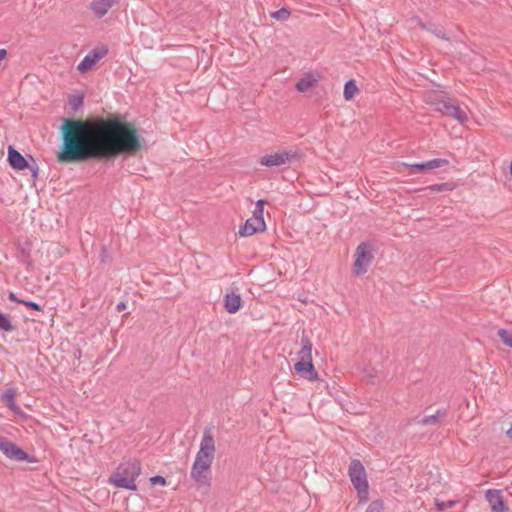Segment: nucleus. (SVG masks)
Instances as JSON below:
<instances>
[{
	"label": "nucleus",
	"mask_w": 512,
	"mask_h": 512,
	"mask_svg": "<svg viewBox=\"0 0 512 512\" xmlns=\"http://www.w3.org/2000/svg\"><path fill=\"white\" fill-rule=\"evenodd\" d=\"M61 129L63 146L57 155L60 162L131 155L143 142L133 124L116 118L65 119Z\"/></svg>",
	"instance_id": "1"
},
{
	"label": "nucleus",
	"mask_w": 512,
	"mask_h": 512,
	"mask_svg": "<svg viewBox=\"0 0 512 512\" xmlns=\"http://www.w3.org/2000/svg\"><path fill=\"white\" fill-rule=\"evenodd\" d=\"M215 455V442L211 434V429L204 430L200 448L193 462L190 477L199 487L210 486L211 483V465Z\"/></svg>",
	"instance_id": "2"
},
{
	"label": "nucleus",
	"mask_w": 512,
	"mask_h": 512,
	"mask_svg": "<svg viewBox=\"0 0 512 512\" xmlns=\"http://www.w3.org/2000/svg\"><path fill=\"white\" fill-rule=\"evenodd\" d=\"M141 474L140 463L136 460L122 462L110 476L109 483L121 489L136 491V479Z\"/></svg>",
	"instance_id": "3"
},
{
	"label": "nucleus",
	"mask_w": 512,
	"mask_h": 512,
	"mask_svg": "<svg viewBox=\"0 0 512 512\" xmlns=\"http://www.w3.org/2000/svg\"><path fill=\"white\" fill-rule=\"evenodd\" d=\"M348 475L353 487L357 491L359 503H366L369 499L368 481L365 468L360 460L354 459L351 461Z\"/></svg>",
	"instance_id": "4"
},
{
	"label": "nucleus",
	"mask_w": 512,
	"mask_h": 512,
	"mask_svg": "<svg viewBox=\"0 0 512 512\" xmlns=\"http://www.w3.org/2000/svg\"><path fill=\"white\" fill-rule=\"evenodd\" d=\"M302 158L299 149H282L271 154L262 156L259 164L266 167H279L282 165H290Z\"/></svg>",
	"instance_id": "5"
},
{
	"label": "nucleus",
	"mask_w": 512,
	"mask_h": 512,
	"mask_svg": "<svg viewBox=\"0 0 512 512\" xmlns=\"http://www.w3.org/2000/svg\"><path fill=\"white\" fill-rule=\"evenodd\" d=\"M434 105L436 111L457 120L460 124H464L468 121V115L466 111L450 98H437L434 102Z\"/></svg>",
	"instance_id": "6"
},
{
	"label": "nucleus",
	"mask_w": 512,
	"mask_h": 512,
	"mask_svg": "<svg viewBox=\"0 0 512 512\" xmlns=\"http://www.w3.org/2000/svg\"><path fill=\"white\" fill-rule=\"evenodd\" d=\"M355 262L353 266V271L355 275H362L367 272L370 263L372 262L374 256L371 251V246L365 242L358 245L355 252Z\"/></svg>",
	"instance_id": "7"
},
{
	"label": "nucleus",
	"mask_w": 512,
	"mask_h": 512,
	"mask_svg": "<svg viewBox=\"0 0 512 512\" xmlns=\"http://www.w3.org/2000/svg\"><path fill=\"white\" fill-rule=\"evenodd\" d=\"M108 53V48L105 45L93 48L78 64L77 70L85 73L96 65L98 61L104 58Z\"/></svg>",
	"instance_id": "8"
},
{
	"label": "nucleus",
	"mask_w": 512,
	"mask_h": 512,
	"mask_svg": "<svg viewBox=\"0 0 512 512\" xmlns=\"http://www.w3.org/2000/svg\"><path fill=\"white\" fill-rule=\"evenodd\" d=\"M448 164H449V161L447 159L436 158V159H432V160L422 162V163H414V164L401 163V164H399V168L402 167V168L408 170V172L410 174H415V173H423L428 170H433V169H437V168H440L443 166H447Z\"/></svg>",
	"instance_id": "9"
},
{
	"label": "nucleus",
	"mask_w": 512,
	"mask_h": 512,
	"mask_svg": "<svg viewBox=\"0 0 512 512\" xmlns=\"http://www.w3.org/2000/svg\"><path fill=\"white\" fill-rule=\"evenodd\" d=\"M266 229V224L263 216L253 215V217L246 220L245 224L240 227L238 233L240 236L247 237L257 232H262Z\"/></svg>",
	"instance_id": "10"
},
{
	"label": "nucleus",
	"mask_w": 512,
	"mask_h": 512,
	"mask_svg": "<svg viewBox=\"0 0 512 512\" xmlns=\"http://www.w3.org/2000/svg\"><path fill=\"white\" fill-rule=\"evenodd\" d=\"M294 370L300 377L309 381H317L319 379L313 361H298L294 364Z\"/></svg>",
	"instance_id": "11"
},
{
	"label": "nucleus",
	"mask_w": 512,
	"mask_h": 512,
	"mask_svg": "<svg viewBox=\"0 0 512 512\" xmlns=\"http://www.w3.org/2000/svg\"><path fill=\"white\" fill-rule=\"evenodd\" d=\"M486 499L491 507L492 512L508 511V506L506 505L500 490H487Z\"/></svg>",
	"instance_id": "12"
},
{
	"label": "nucleus",
	"mask_w": 512,
	"mask_h": 512,
	"mask_svg": "<svg viewBox=\"0 0 512 512\" xmlns=\"http://www.w3.org/2000/svg\"><path fill=\"white\" fill-rule=\"evenodd\" d=\"M118 2L119 0H92L90 9L97 18L101 19Z\"/></svg>",
	"instance_id": "13"
},
{
	"label": "nucleus",
	"mask_w": 512,
	"mask_h": 512,
	"mask_svg": "<svg viewBox=\"0 0 512 512\" xmlns=\"http://www.w3.org/2000/svg\"><path fill=\"white\" fill-rule=\"evenodd\" d=\"M8 162L15 170H24L28 167L30 159L27 160L22 156L20 152L14 149L12 146L8 148Z\"/></svg>",
	"instance_id": "14"
},
{
	"label": "nucleus",
	"mask_w": 512,
	"mask_h": 512,
	"mask_svg": "<svg viewBox=\"0 0 512 512\" xmlns=\"http://www.w3.org/2000/svg\"><path fill=\"white\" fill-rule=\"evenodd\" d=\"M3 454L9 458L16 461H27L29 459V455L19 448L16 444L11 442L8 447L3 451Z\"/></svg>",
	"instance_id": "15"
},
{
	"label": "nucleus",
	"mask_w": 512,
	"mask_h": 512,
	"mask_svg": "<svg viewBox=\"0 0 512 512\" xmlns=\"http://www.w3.org/2000/svg\"><path fill=\"white\" fill-rule=\"evenodd\" d=\"M300 343L301 349L297 353L299 361H312V343L305 333L302 334Z\"/></svg>",
	"instance_id": "16"
},
{
	"label": "nucleus",
	"mask_w": 512,
	"mask_h": 512,
	"mask_svg": "<svg viewBox=\"0 0 512 512\" xmlns=\"http://www.w3.org/2000/svg\"><path fill=\"white\" fill-rule=\"evenodd\" d=\"M242 298L240 294L235 292L226 293V312L228 313H236L242 307Z\"/></svg>",
	"instance_id": "17"
},
{
	"label": "nucleus",
	"mask_w": 512,
	"mask_h": 512,
	"mask_svg": "<svg viewBox=\"0 0 512 512\" xmlns=\"http://www.w3.org/2000/svg\"><path fill=\"white\" fill-rule=\"evenodd\" d=\"M316 84L317 79L312 74L307 73L299 79L295 87L299 92H307L311 88L315 87Z\"/></svg>",
	"instance_id": "18"
},
{
	"label": "nucleus",
	"mask_w": 512,
	"mask_h": 512,
	"mask_svg": "<svg viewBox=\"0 0 512 512\" xmlns=\"http://www.w3.org/2000/svg\"><path fill=\"white\" fill-rule=\"evenodd\" d=\"M447 415V409H438L435 414L425 416L420 421L421 425H436L439 423L440 418H444Z\"/></svg>",
	"instance_id": "19"
},
{
	"label": "nucleus",
	"mask_w": 512,
	"mask_h": 512,
	"mask_svg": "<svg viewBox=\"0 0 512 512\" xmlns=\"http://www.w3.org/2000/svg\"><path fill=\"white\" fill-rule=\"evenodd\" d=\"M359 92V89L353 79L347 81L344 85L343 96L345 100H352L355 95Z\"/></svg>",
	"instance_id": "20"
},
{
	"label": "nucleus",
	"mask_w": 512,
	"mask_h": 512,
	"mask_svg": "<svg viewBox=\"0 0 512 512\" xmlns=\"http://www.w3.org/2000/svg\"><path fill=\"white\" fill-rule=\"evenodd\" d=\"M15 394H16V391L14 388H9L2 394V399L6 401L8 407L12 411L19 410V408L15 402Z\"/></svg>",
	"instance_id": "21"
},
{
	"label": "nucleus",
	"mask_w": 512,
	"mask_h": 512,
	"mask_svg": "<svg viewBox=\"0 0 512 512\" xmlns=\"http://www.w3.org/2000/svg\"><path fill=\"white\" fill-rule=\"evenodd\" d=\"M453 188H454L453 184L446 182V183L429 185L425 189H428L432 192H446V191H452Z\"/></svg>",
	"instance_id": "22"
},
{
	"label": "nucleus",
	"mask_w": 512,
	"mask_h": 512,
	"mask_svg": "<svg viewBox=\"0 0 512 512\" xmlns=\"http://www.w3.org/2000/svg\"><path fill=\"white\" fill-rule=\"evenodd\" d=\"M14 329L10 318L6 315L0 312V330L5 332H10Z\"/></svg>",
	"instance_id": "23"
},
{
	"label": "nucleus",
	"mask_w": 512,
	"mask_h": 512,
	"mask_svg": "<svg viewBox=\"0 0 512 512\" xmlns=\"http://www.w3.org/2000/svg\"><path fill=\"white\" fill-rule=\"evenodd\" d=\"M497 334L505 346L512 348V334L511 333H509L506 329L501 328L498 330Z\"/></svg>",
	"instance_id": "24"
},
{
	"label": "nucleus",
	"mask_w": 512,
	"mask_h": 512,
	"mask_svg": "<svg viewBox=\"0 0 512 512\" xmlns=\"http://www.w3.org/2000/svg\"><path fill=\"white\" fill-rule=\"evenodd\" d=\"M290 15V11L284 7L271 13V17L278 21H286Z\"/></svg>",
	"instance_id": "25"
},
{
	"label": "nucleus",
	"mask_w": 512,
	"mask_h": 512,
	"mask_svg": "<svg viewBox=\"0 0 512 512\" xmlns=\"http://www.w3.org/2000/svg\"><path fill=\"white\" fill-rule=\"evenodd\" d=\"M68 102L71 108L76 111L83 106V96L79 94L72 95L69 97Z\"/></svg>",
	"instance_id": "26"
},
{
	"label": "nucleus",
	"mask_w": 512,
	"mask_h": 512,
	"mask_svg": "<svg viewBox=\"0 0 512 512\" xmlns=\"http://www.w3.org/2000/svg\"><path fill=\"white\" fill-rule=\"evenodd\" d=\"M384 502L381 499L372 501L365 512H383Z\"/></svg>",
	"instance_id": "27"
},
{
	"label": "nucleus",
	"mask_w": 512,
	"mask_h": 512,
	"mask_svg": "<svg viewBox=\"0 0 512 512\" xmlns=\"http://www.w3.org/2000/svg\"><path fill=\"white\" fill-rule=\"evenodd\" d=\"M429 32L433 33L436 37L448 41L449 38L446 36L445 31L442 28L437 27L435 24H430Z\"/></svg>",
	"instance_id": "28"
},
{
	"label": "nucleus",
	"mask_w": 512,
	"mask_h": 512,
	"mask_svg": "<svg viewBox=\"0 0 512 512\" xmlns=\"http://www.w3.org/2000/svg\"><path fill=\"white\" fill-rule=\"evenodd\" d=\"M456 501L454 500H448V501H440L438 499L435 500V505L437 507L438 511H443L445 509L452 508L456 505Z\"/></svg>",
	"instance_id": "29"
},
{
	"label": "nucleus",
	"mask_w": 512,
	"mask_h": 512,
	"mask_svg": "<svg viewBox=\"0 0 512 512\" xmlns=\"http://www.w3.org/2000/svg\"><path fill=\"white\" fill-rule=\"evenodd\" d=\"M31 172V175L34 179L38 177L39 167L33 157L30 156V162L28 167H26Z\"/></svg>",
	"instance_id": "30"
},
{
	"label": "nucleus",
	"mask_w": 512,
	"mask_h": 512,
	"mask_svg": "<svg viewBox=\"0 0 512 512\" xmlns=\"http://www.w3.org/2000/svg\"><path fill=\"white\" fill-rule=\"evenodd\" d=\"M411 22L415 23L417 26H419L422 30L428 31L430 28V25H427L422 21V19L418 16H414L411 18Z\"/></svg>",
	"instance_id": "31"
},
{
	"label": "nucleus",
	"mask_w": 512,
	"mask_h": 512,
	"mask_svg": "<svg viewBox=\"0 0 512 512\" xmlns=\"http://www.w3.org/2000/svg\"><path fill=\"white\" fill-rule=\"evenodd\" d=\"M22 304L27 306L28 308H30L32 310L42 311V307L37 302L23 300Z\"/></svg>",
	"instance_id": "32"
},
{
	"label": "nucleus",
	"mask_w": 512,
	"mask_h": 512,
	"mask_svg": "<svg viewBox=\"0 0 512 512\" xmlns=\"http://www.w3.org/2000/svg\"><path fill=\"white\" fill-rule=\"evenodd\" d=\"M150 482L152 485H165L166 479L163 476L156 475L150 478Z\"/></svg>",
	"instance_id": "33"
},
{
	"label": "nucleus",
	"mask_w": 512,
	"mask_h": 512,
	"mask_svg": "<svg viewBox=\"0 0 512 512\" xmlns=\"http://www.w3.org/2000/svg\"><path fill=\"white\" fill-rule=\"evenodd\" d=\"M265 201L264 200H258L256 203L254 215H261L263 216V208H264Z\"/></svg>",
	"instance_id": "34"
},
{
	"label": "nucleus",
	"mask_w": 512,
	"mask_h": 512,
	"mask_svg": "<svg viewBox=\"0 0 512 512\" xmlns=\"http://www.w3.org/2000/svg\"><path fill=\"white\" fill-rule=\"evenodd\" d=\"M10 443L11 441L0 437V451L3 453V451L8 447Z\"/></svg>",
	"instance_id": "35"
},
{
	"label": "nucleus",
	"mask_w": 512,
	"mask_h": 512,
	"mask_svg": "<svg viewBox=\"0 0 512 512\" xmlns=\"http://www.w3.org/2000/svg\"><path fill=\"white\" fill-rule=\"evenodd\" d=\"M8 299L13 302L20 303V304H22V302H23V300L18 298L14 292H10L8 294Z\"/></svg>",
	"instance_id": "36"
},
{
	"label": "nucleus",
	"mask_w": 512,
	"mask_h": 512,
	"mask_svg": "<svg viewBox=\"0 0 512 512\" xmlns=\"http://www.w3.org/2000/svg\"><path fill=\"white\" fill-rule=\"evenodd\" d=\"M108 256H109V255H108V251H107V249H106L105 247H103V248L101 249V253H100V260H101V262H105V261H106V259L108 258Z\"/></svg>",
	"instance_id": "37"
},
{
	"label": "nucleus",
	"mask_w": 512,
	"mask_h": 512,
	"mask_svg": "<svg viewBox=\"0 0 512 512\" xmlns=\"http://www.w3.org/2000/svg\"><path fill=\"white\" fill-rule=\"evenodd\" d=\"M125 306H126L125 303L121 302L117 305L116 308L118 311H122L123 309H125Z\"/></svg>",
	"instance_id": "38"
},
{
	"label": "nucleus",
	"mask_w": 512,
	"mask_h": 512,
	"mask_svg": "<svg viewBox=\"0 0 512 512\" xmlns=\"http://www.w3.org/2000/svg\"><path fill=\"white\" fill-rule=\"evenodd\" d=\"M507 436L512 440V425L510 426V428L507 430L506 432Z\"/></svg>",
	"instance_id": "39"
}]
</instances>
